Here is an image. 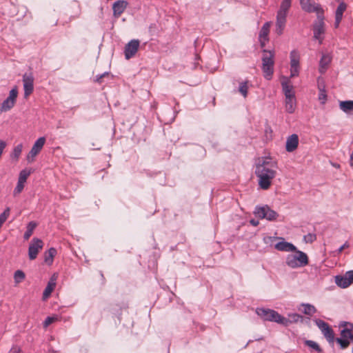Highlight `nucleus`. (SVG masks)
Returning <instances> with one entry per match:
<instances>
[{"instance_id": "43", "label": "nucleus", "mask_w": 353, "mask_h": 353, "mask_svg": "<svg viewBox=\"0 0 353 353\" xmlns=\"http://www.w3.org/2000/svg\"><path fill=\"white\" fill-rule=\"evenodd\" d=\"M299 67H290V77H294L299 75Z\"/></svg>"}, {"instance_id": "10", "label": "nucleus", "mask_w": 353, "mask_h": 353, "mask_svg": "<svg viewBox=\"0 0 353 353\" xmlns=\"http://www.w3.org/2000/svg\"><path fill=\"white\" fill-rule=\"evenodd\" d=\"M46 143V138L41 137L39 138L34 143L30 151L27 156V161L28 162H32L34 160L35 157L41 152L44 144Z\"/></svg>"}, {"instance_id": "8", "label": "nucleus", "mask_w": 353, "mask_h": 353, "mask_svg": "<svg viewBox=\"0 0 353 353\" xmlns=\"http://www.w3.org/2000/svg\"><path fill=\"white\" fill-rule=\"evenodd\" d=\"M315 324L321 330L322 334L329 343H334L335 341L334 333L332 328L324 321L317 319L314 320Z\"/></svg>"}, {"instance_id": "13", "label": "nucleus", "mask_w": 353, "mask_h": 353, "mask_svg": "<svg viewBox=\"0 0 353 353\" xmlns=\"http://www.w3.org/2000/svg\"><path fill=\"white\" fill-rule=\"evenodd\" d=\"M353 282V270L346 272L344 275H337L335 276L336 284L342 288H346Z\"/></svg>"}, {"instance_id": "1", "label": "nucleus", "mask_w": 353, "mask_h": 353, "mask_svg": "<svg viewBox=\"0 0 353 353\" xmlns=\"http://www.w3.org/2000/svg\"><path fill=\"white\" fill-rule=\"evenodd\" d=\"M277 168L276 161L270 158H265L256 166L255 174L259 178V185L263 190H268L275 177Z\"/></svg>"}, {"instance_id": "28", "label": "nucleus", "mask_w": 353, "mask_h": 353, "mask_svg": "<svg viewBox=\"0 0 353 353\" xmlns=\"http://www.w3.org/2000/svg\"><path fill=\"white\" fill-rule=\"evenodd\" d=\"M339 108L345 113L353 110V101H343L339 103Z\"/></svg>"}, {"instance_id": "47", "label": "nucleus", "mask_w": 353, "mask_h": 353, "mask_svg": "<svg viewBox=\"0 0 353 353\" xmlns=\"http://www.w3.org/2000/svg\"><path fill=\"white\" fill-rule=\"evenodd\" d=\"M350 164L351 166L353 167V150H352V152L350 155Z\"/></svg>"}, {"instance_id": "20", "label": "nucleus", "mask_w": 353, "mask_h": 353, "mask_svg": "<svg viewBox=\"0 0 353 353\" xmlns=\"http://www.w3.org/2000/svg\"><path fill=\"white\" fill-rule=\"evenodd\" d=\"M347 9V4L342 1L338 6L336 12H335V21H334V27L337 28L339 26V24L343 19V12Z\"/></svg>"}, {"instance_id": "12", "label": "nucleus", "mask_w": 353, "mask_h": 353, "mask_svg": "<svg viewBox=\"0 0 353 353\" xmlns=\"http://www.w3.org/2000/svg\"><path fill=\"white\" fill-rule=\"evenodd\" d=\"M43 246V241L37 238H33L28 248V256L30 260H34L37 258V254Z\"/></svg>"}, {"instance_id": "39", "label": "nucleus", "mask_w": 353, "mask_h": 353, "mask_svg": "<svg viewBox=\"0 0 353 353\" xmlns=\"http://www.w3.org/2000/svg\"><path fill=\"white\" fill-rule=\"evenodd\" d=\"M303 239L306 243H312L316 239V236L313 233H308L303 236Z\"/></svg>"}, {"instance_id": "14", "label": "nucleus", "mask_w": 353, "mask_h": 353, "mask_svg": "<svg viewBox=\"0 0 353 353\" xmlns=\"http://www.w3.org/2000/svg\"><path fill=\"white\" fill-rule=\"evenodd\" d=\"M30 174V170L24 169L20 172L17 186L14 190V195L19 194L22 192L24 188V183Z\"/></svg>"}, {"instance_id": "22", "label": "nucleus", "mask_w": 353, "mask_h": 353, "mask_svg": "<svg viewBox=\"0 0 353 353\" xmlns=\"http://www.w3.org/2000/svg\"><path fill=\"white\" fill-rule=\"evenodd\" d=\"M331 61L332 57L329 54H323L321 59L319 61V70L321 74L325 73Z\"/></svg>"}, {"instance_id": "31", "label": "nucleus", "mask_w": 353, "mask_h": 353, "mask_svg": "<svg viewBox=\"0 0 353 353\" xmlns=\"http://www.w3.org/2000/svg\"><path fill=\"white\" fill-rule=\"evenodd\" d=\"M290 67H299V54L296 50L290 52Z\"/></svg>"}, {"instance_id": "9", "label": "nucleus", "mask_w": 353, "mask_h": 353, "mask_svg": "<svg viewBox=\"0 0 353 353\" xmlns=\"http://www.w3.org/2000/svg\"><path fill=\"white\" fill-rule=\"evenodd\" d=\"M18 94V90L17 88H12L9 93V96L0 105V111L7 112L14 107L17 97Z\"/></svg>"}, {"instance_id": "15", "label": "nucleus", "mask_w": 353, "mask_h": 353, "mask_svg": "<svg viewBox=\"0 0 353 353\" xmlns=\"http://www.w3.org/2000/svg\"><path fill=\"white\" fill-rule=\"evenodd\" d=\"M24 96L28 97L34 90V77L32 73H25L23 76Z\"/></svg>"}, {"instance_id": "38", "label": "nucleus", "mask_w": 353, "mask_h": 353, "mask_svg": "<svg viewBox=\"0 0 353 353\" xmlns=\"http://www.w3.org/2000/svg\"><path fill=\"white\" fill-rule=\"evenodd\" d=\"M10 212V208H6L5 210L0 214V227L3 225V223L6 221V219L9 216Z\"/></svg>"}, {"instance_id": "24", "label": "nucleus", "mask_w": 353, "mask_h": 353, "mask_svg": "<svg viewBox=\"0 0 353 353\" xmlns=\"http://www.w3.org/2000/svg\"><path fill=\"white\" fill-rule=\"evenodd\" d=\"M57 276L54 274L48 283L46 288L43 292V299H46L49 297L52 292L56 286Z\"/></svg>"}, {"instance_id": "35", "label": "nucleus", "mask_w": 353, "mask_h": 353, "mask_svg": "<svg viewBox=\"0 0 353 353\" xmlns=\"http://www.w3.org/2000/svg\"><path fill=\"white\" fill-rule=\"evenodd\" d=\"M26 277L25 273L20 270H17L14 274V280L16 284L20 283Z\"/></svg>"}, {"instance_id": "37", "label": "nucleus", "mask_w": 353, "mask_h": 353, "mask_svg": "<svg viewBox=\"0 0 353 353\" xmlns=\"http://www.w3.org/2000/svg\"><path fill=\"white\" fill-rule=\"evenodd\" d=\"M248 81H245L244 82H242L239 85V92L243 96V97H246L248 95Z\"/></svg>"}, {"instance_id": "29", "label": "nucleus", "mask_w": 353, "mask_h": 353, "mask_svg": "<svg viewBox=\"0 0 353 353\" xmlns=\"http://www.w3.org/2000/svg\"><path fill=\"white\" fill-rule=\"evenodd\" d=\"M270 23L266 22L263 25L260 30L259 37L263 39L264 41L268 40V36L270 32Z\"/></svg>"}, {"instance_id": "33", "label": "nucleus", "mask_w": 353, "mask_h": 353, "mask_svg": "<svg viewBox=\"0 0 353 353\" xmlns=\"http://www.w3.org/2000/svg\"><path fill=\"white\" fill-rule=\"evenodd\" d=\"M301 306L303 307V312L306 315L312 316L316 312V309L313 305L302 303Z\"/></svg>"}, {"instance_id": "40", "label": "nucleus", "mask_w": 353, "mask_h": 353, "mask_svg": "<svg viewBox=\"0 0 353 353\" xmlns=\"http://www.w3.org/2000/svg\"><path fill=\"white\" fill-rule=\"evenodd\" d=\"M57 319L56 317H53V316H48L44 322H43V327H48L50 324H52L53 322L55 321V320Z\"/></svg>"}, {"instance_id": "7", "label": "nucleus", "mask_w": 353, "mask_h": 353, "mask_svg": "<svg viewBox=\"0 0 353 353\" xmlns=\"http://www.w3.org/2000/svg\"><path fill=\"white\" fill-rule=\"evenodd\" d=\"M254 214L260 219H265L270 221L276 220L279 216L278 213L272 210L268 205L256 206Z\"/></svg>"}, {"instance_id": "5", "label": "nucleus", "mask_w": 353, "mask_h": 353, "mask_svg": "<svg viewBox=\"0 0 353 353\" xmlns=\"http://www.w3.org/2000/svg\"><path fill=\"white\" fill-rule=\"evenodd\" d=\"M316 21L313 25L314 38L319 40L321 44L323 40L322 36L325 33L324 11L316 14Z\"/></svg>"}, {"instance_id": "41", "label": "nucleus", "mask_w": 353, "mask_h": 353, "mask_svg": "<svg viewBox=\"0 0 353 353\" xmlns=\"http://www.w3.org/2000/svg\"><path fill=\"white\" fill-rule=\"evenodd\" d=\"M319 99L321 101L322 104H324L327 100V94L324 90H321L319 95Z\"/></svg>"}, {"instance_id": "42", "label": "nucleus", "mask_w": 353, "mask_h": 353, "mask_svg": "<svg viewBox=\"0 0 353 353\" xmlns=\"http://www.w3.org/2000/svg\"><path fill=\"white\" fill-rule=\"evenodd\" d=\"M109 75V73L108 72H105L101 74H98L96 76L95 81L101 83H102V79L106 76Z\"/></svg>"}, {"instance_id": "30", "label": "nucleus", "mask_w": 353, "mask_h": 353, "mask_svg": "<svg viewBox=\"0 0 353 353\" xmlns=\"http://www.w3.org/2000/svg\"><path fill=\"white\" fill-rule=\"evenodd\" d=\"M291 3L292 0H283L277 12L288 14V10L291 7Z\"/></svg>"}, {"instance_id": "45", "label": "nucleus", "mask_w": 353, "mask_h": 353, "mask_svg": "<svg viewBox=\"0 0 353 353\" xmlns=\"http://www.w3.org/2000/svg\"><path fill=\"white\" fill-rule=\"evenodd\" d=\"M349 247V244L347 242H345L343 245H341L339 250H338V253H341L345 248H348Z\"/></svg>"}, {"instance_id": "27", "label": "nucleus", "mask_w": 353, "mask_h": 353, "mask_svg": "<svg viewBox=\"0 0 353 353\" xmlns=\"http://www.w3.org/2000/svg\"><path fill=\"white\" fill-rule=\"evenodd\" d=\"M56 254H57V250L54 248H50L44 254V261L48 265H52L53 263V259Z\"/></svg>"}, {"instance_id": "25", "label": "nucleus", "mask_w": 353, "mask_h": 353, "mask_svg": "<svg viewBox=\"0 0 353 353\" xmlns=\"http://www.w3.org/2000/svg\"><path fill=\"white\" fill-rule=\"evenodd\" d=\"M282 89L285 99L291 97L295 98V93L293 90V86L289 83L288 80L281 82Z\"/></svg>"}, {"instance_id": "17", "label": "nucleus", "mask_w": 353, "mask_h": 353, "mask_svg": "<svg viewBox=\"0 0 353 353\" xmlns=\"http://www.w3.org/2000/svg\"><path fill=\"white\" fill-rule=\"evenodd\" d=\"M303 321V316L297 313L289 314L288 317L281 316V325L288 327L290 324Z\"/></svg>"}, {"instance_id": "32", "label": "nucleus", "mask_w": 353, "mask_h": 353, "mask_svg": "<svg viewBox=\"0 0 353 353\" xmlns=\"http://www.w3.org/2000/svg\"><path fill=\"white\" fill-rule=\"evenodd\" d=\"M304 344L308 347L311 348L312 350L316 352L317 353H323L322 348L319 346V345L312 340H305L304 341Z\"/></svg>"}, {"instance_id": "16", "label": "nucleus", "mask_w": 353, "mask_h": 353, "mask_svg": "<svg viewBox=\"0 0 353 353\" xmlns=\"http://www.w3.org/2000/svg\"><path fill=\"white\" fill-rule=\"evenodd\" d=\"M139 41L137 39H132L128 43L125 47L124 54L126 59H130L133 57L139 47Z\"/></svg>"}, {"instance_id": "48", "label": "nucleus", "mask_w": 353, "mask_h": 353, "mask_svg": "<svg viewBox=\"0 0 353 353\" xmlns=\"http://www.w3.org/2000/svg\"><path fill=\"white\" fill-rule=\"evenodd\" d=\"M254 340H255V341H261V340H263V336H261V337H259V338L255 339Z\"/></svg>"}, {"instance_id": "21", "label": "nucleus", "mask_w": 353, "mask_h": 353, "mask_svg": "<svg viewBox=\"0 0 353 353\" xmlns=\"http://www.w3.org/2000/svg\"><path fill=\"white\" fill-rule=\"evenodd\" d=\"M299 145V137L296 134L290 136L286 141L285 149L288 152H292L294 151Z\"/></svg>"}, {"instance_id": "19", "label": "nucleus", "mask_w": 353, "mask_h": 353, "mask_svg": "<svg viewBox=\"0 0 353 353\" xmlns=\"http://www.w3.org/2000/svg\"><path fill=\"white\" fill-rule=\"evenodd\" d=\"M287 14L277 12L276 21V33L279 35L283 34L286 23Z\"/></svg>"}, {"instance_id": "26", "label": "nucleus", "mask_w": 353, "mask_h": 353, "mask_svg": "<svg viewBox=\"0 0 353 353\" xmlns=\"http://www.w3.org/2000/svg\"><path fill=\"white\" fill-rule=\"evenodd\" d=\"M285 111L289 114L294 112L296 109V99L295 98L291 97L285 99Z\"/></svg>"}, {"instance_id": "23", "label": "nucleus", "mask_w": 353, "mask_h": 353, "mask_svg": "<svg viewBox=\"0 0 353 353\" xmlns=\"http://www.w3.org/2000/svg\"><path fill=\"white\" fill-rule=\"evenodd\" d=\"M274 248L277 250L283 252H293L294 250H296V247L295 245L291 243L284 241L277 243Z\"/></svg>"}, {"instance_id": "36", "label": "nucleus", "mask_w": 353, "mask_h": 353, "mask_svg": "<svg viewBox=\"0 0 353 353\" xmlns=\"http://www.w3.org/2000/svg\"><path fill=\"white\" fill-rule=\"evenodd\" d=\"M23 145L21 143L18 144L17 146L14 147L13 149L12 152L11 153V157L12 159H18L19 157L21 155V153L22 152Z\"/></svg>"}, {"instance_id": "4", "label": "nucleus", "mask_w": 353, "mask_h": 353, "mask_svg": "<svg viewBox=\"0 0 353 353\" xmlns=\"http://www.w3.org/2000/svg\"><path fill=\"white\" fill-rule=\"evenodd\" d=\"M274 52L264 50L262 56V70L263 76L267 80H270L274 73Z\"/></svg>"}, {"instance_id": "34", "label": "nucleus", "mask_w": 353, "mask_h": 353, "mask_svg": "<svg viewBox=\"0 0 353 353\" xmlns=\"http://www.w3.org/2000/svg\"><path fill=\"white\" fill-rule=\"evenodd\" d=\"M37 226V223L34 221H30L27 226V230L24 233L23 238L28 240L32 234L33 230Z\"/></svg>"}, {"instance_id": "50", "label": "nucleus", "mask_w": 353, "mask_h": 353, "mask_svg": "<svg viewBox=\"0 0 353 353\" xmlns=\"http://www.w3.org/2000/svg\"><path fill=\"white\" fill-rule=\"evenodd\" d=\"M261 46H264V43L263 42L261 41Z\"/></svg>"}, {"instance_id": "46", "label": "nucleus", "mask_w": 353, "mask_h": 353, "mask_svg": "<svg viewBox=\"0 0 353 353\" xmlns=\"http://www.w3.org/2000/svg\"><path fill=\"white\" fill-rule=\"evenodd\" d=\"M250 223L251 225H252L253 226H257L259 224V221H256L255 219H251L250 221Z\"/></svg>"}, {"instance_id": "49", "label": "nucleus", "mask_w": 353, "mask_h": 353, "mask_svg": "<svg viewBox=\"0 0 353 353\" xmlns=\"http://www.w3.org/2000/svg\"><path fill=\"white\" fill-rule=\"evenodd\" d=\"M253 341L252 340H249L248 343L245 345V347H247L248 345V344H250V343H252Z\"/></svg>"}, {"instance_id": "11", "label": "nucleus", "mask_w": 353, "mask_h": 353, "mask_svg": "<svg viewBox=\"0 0 353 353\" xmlns=\"http://www.w3.org/2000/svg\"><path fill=\"white\" fill-rule=\"evenodd\" d=\"M300 5L303 10L311 13H318L323 12L321 5L316 3L313 0H300Z\"/></svg>"}, {"instance_id": "3", "label": "nucleus", "mask_w": 353, "mask_h": 353, "mask_svg": "<svg viewBox=\"0 0 353 353\" xmlns=\"http://www.w3.org/2000/svg\"><path fill=\"white\" fill-rule=\"evenodd\" d=\"M339 327L342 328L341 337L336 338V341L340 345L341 349H345L350 343H353V324L343 321L339 324Z\"/></svg>"}, {"instance_id": "18", "label": "nucleus", "mask_w": 353, "mask_h": 353, "mask_svg": "<svg viewBox=\"0 0 353 353\" xmlns=\"http://www.w3.org/2000/svg\"><path fill=\"white\" fill-rule=\"evenodd\" d=\"M128 2L125 0H119L112 5L113 15L114 17H119L125 11L127 8Z\"/></svg>"}, {"instance_id": "2", "label": "nucleus", "mask_w": 353, "mask_h": 353, "mask_svg": "<svg viewBox=\"0 0 353 353\" xmlns=\"http://www.w3.org/2000/svg\"><path fill=\"white\" fill-rule=\"evenodd\" d=\"M294 254H288L285 258V264L289 268L292 269H296L303 268L308 265L309 259L307 255L298 250L293 251Z\"/></svg>"}, {"instance_id": "6", "label": "nucleus", "mask_w": 353, "mask_h": 353, "mask_svg": "<svg viewBox=\"0 0 353 353\" xmlns=\"http://www.w3.org/2000/svg\"><path fill=\"white\" fill-rule=\"evenodd\" d=\"M256 313L264 321L275 322L281 324V315L274 310L263 307L257 308L256 310Z\"/></svg>"}, {"instance_id": "44", "label": "nucleus", "mask_w": 353, "mask_h": 353, "mask_svg": "<svg viewBox=\"0 0 353 353\" xmlns=\"http://www.w3.org/2000/svg\"><path fill=\"white\" fill-rule=\"evenodd\" d=\"M9 353H23V352L19 347L14 346L10 349Z\"/></svg>"}]
</instances>
